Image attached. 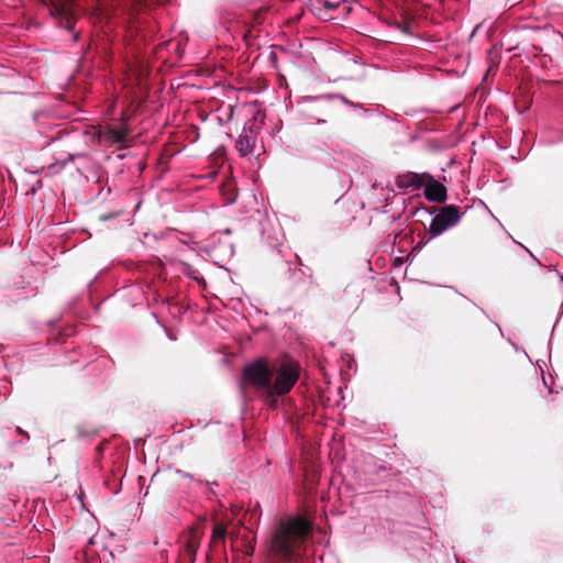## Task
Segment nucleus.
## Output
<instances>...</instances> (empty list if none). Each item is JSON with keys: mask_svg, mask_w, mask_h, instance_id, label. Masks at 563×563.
<instances>
[{"mask_svg": "<svg viewBox=\"0 0 563 563\" xmlns=\"http://www.w3.org/2000/svg\"><path fill=\"white\" fill-rule=\"evenodd\" d=\"M312 533V523L303 516H287L274 527L268 552L277 563H311L307 544Z\"/></svg>", "mask_w": 563, "mask_h": 563, "instance_id": "1", "label": "nucleus"}, {"mask_svg": "<svg viewBox=\"0 0 563 563\" xmlns=\"http://www.w3.org/2000/svg\"><path fill=\"white\" fill-rule=\"evenodd\" d=\"M275 374L274 383L271 382V390L267 391L266 401L273 407H278L277 396L288 394L299 378L298 371L289 364H283Z\"/></svg>", "mask_w": 563, "mask_h": 563, "instance_id": "2", "label": "nucleus"}, {"mask_svg": "<svg viewBox=\"0 0 563 563\" xmlns=\"http://www.w3.org/2000/svg\"><path fill=\"white\" fill-rule=\"evenodd\" d=\"M273 375L274 371L267 362L260 358L244 367L242 377L245 383L252 385L257 390L264 391L265 397H267Z\"/></svg>", "mask_w": 563, "mask_h": 563, "instance_id": "3", "label": "nucleus"}, {"mask_svg": "<svg viewBox=\"0 0 563 563\" xmlns=\"http://www.w3.org/2000/svg\"><path fill=\"white\" fill-rule=\"evenodd\" d=\"M462 212L455 205H448L439 210L429 224V233L431 238L441 235L448 229L454 227L461 219Z\"/></svg>", "mask_w": 563, "mask_h": 563, "instance_id": "4", "label": "nucleus"}, {"mask_svg": "<svg viewBox=\"0 0 563 563\" xmlns=\"http://www.w3.org/2000/svg\"><path fill=\"white\" fill-rule=\"evenodd\" d=\"M424 178H427V183L424 184L426 198L433 202H444L448 198L446 187L431 175H426Z\"/></svg>", "mask_w": 563, "mask_h": 563, "instance_id": "5", "label": "nucleus"}, {"mask_svg": "<svg viewBox=\"0 0 563 563\" xmlns=\"http://www.w3.org/2000/svg\"><path fill=\"white\" fill-rule=\"evenodd\" d=\"M343 0H316L312 4L314 13L319 19L328 21L333 19V12Z\"/></svg>", "mask_w": 563, "mask_h": 563, "instance_id": "6", "label": "nucleus"}, {"mask_svg": "<svg viewBox=\"0 0 563 563\" xmlns=\"http://www.w3.org/2000/svg\"><path fill=\"white\" fill-rule=\"evenodd\" d=\"M255 140L256 137L252 135V133H245V131H242L235 143L236 151L242 156L252 155L255 145Z\"/></svg>", "mask_w": 563, "mask_h": 563, "instance_id": "7", "label": "nucleus"}, {"mask_svg": "<svg viewBox=\"0 0 563 563\" xmlns=\"http://www.w3.org/2000/svg\"><path fill=\"white\" fill-rule=\"evenodd\" d=\"M426 174L407 173L396 178V184L400 189L418 188L422 185Z\"/></svg>", "mask_w": 563, "mask_h": 563, "instance_id": "8", "label": "nucleus"}, {"mask_svg": "<svg viewBox=\"0 0 563 563\" xmlns=\"http://www.w3.org/2000/svg\"><path fill=\"white\" fill-rule=\"evenodd\" d=\"M332 98H336V99H340L344 104H347L350 107H353V108H357V109H362L364 110L365 112H367L366 109L363 108V106L361 103H354L353 101H350L345 96L341 95V93H336V95H333V96H314V97H307L306 99L309 100V101H312V100H320V99H327V100H330Z\"/></svg>", "mask_w": 563, "mask_h": 563, "instance_id": "9", "label": "nucleus"}, {"mask_svg": "<svg viewBox=\"0 0 563 563\" xmlns=\"http://www.w3.org/2000/svg\"><path fill=\"white\" fill-rule=\"evenodd\" d=\"M104 139L111 143H123L125 141V133L117 128H110L104 131Z\"/></svg>", "mask_w": 563, "mask_h": 563, "instance_id": "10", "label": "nucleus"}, {"mask_svg": "<svg viewBox=\"0 0 563 563\" xmlns=\"http://www.w3.org/2000/svg\"><path fill=\"white\" fill-rule=\"evenodd\" d=\"M287 278L292 283H298L301 279L302 271L300 268L291 267L290 263L287 262Z\"/></svg>", "mask_w": 563, "mask_h": 563, "instance_id": "11", "label": "nucleus"}, {"mask_svg": "<svg viewBox=\"0 0 563 563\" xmlns=\"http://www.w3.org/2000/svg\"><path fill=\"white\" fill-rule=\"evenodd\" d=\"M197 549H198V545L196 544V542L192 540V539H189L187 540V542L185 543V547H184V551L185 553L190 558V559H195L196 556V553H197Z\"/></svg>", "mask_w": 563, "mask_h": 563, "instance_id": "12", "label": "nucleus"}, {"mask_svg": "<svg viewBox=\"0 0 563 563\" xmlns=\"http://www.w3.org/2000/svg\"><path fill=\"white\" fill-rule=\"evenodd\" d=\"M202 484H206V486H207L206 494L211 495V496H218L219 495V492H218L219 483L218 482H216V481H212V482L206 481Z\"/></svg>", "mask_w": 563, "mask_h": 563, "instance_id": "13", "label": "nucleus"}, {"mask_svg": "<svg viewBox=\"0 0 563 563\" xmlns=\"http://www.w3.org/2000/svg\"><path fill=\"white\" fill-rule=\"evenodd\" d=\"M178 476L183 477V478H188L190 481H194L196 482L197 484L201 485L203 483V481L201 479H196L195 476L186 471H183V470H176L175 472Z\"/></svg>", "mask_w": 563, "mask_h": 563, "instance_id": "14", "label": "nucleus"}, {"mask_svg": "<svg viewBox=\"0 0 563 563\" xmlns=\"http://www.w3.org/2000/svg\"><path fill=\"white\" fill-rule=\"evenodd\" d=\"M255 129H256L255 121L252 119V120H247L244 123L242 131H245V133H252V135L255 136V134H256Z\"/></svg>", "mask_w": 563, "mask_h": 563, "instance_id": "15", "label": "nucleus"}, {"mask_svg": "<svg viewBox=\"0 0 563 563\" xmlns=\"http://www.w3.org/2000/svg\"><path fill=\"white\" fill-rule=\"evenodd\" d=\"M212 537L214 539H223L225 537V529L219 526H216L212 530Z\"/></svg>", "mask_w": 563, "mask_h": 563, "instance_id": "16", "label": "nucleus"}, {"mask_svg": "<svg viewBox=\"0 0 563 563\" xmlns=\"http://www.w3.org/2000/svg\"><path fill=\"white\" fill-rule=\"evenodd\" d=\"M378 188H380L382 190H387V196H384L383 197V200L387 201L389 199V192L394 191L393 189L389 188V186H386L385 188L378 184L377 181H375L373 185H372V189L375 191L377 190Z\"/></svg>", "mask_w": 563, "mask_h": 563, "instance_id": "17", "label": "nucleus"}, {"mask_svg": "<svg viewBox=\"0 0 563 563\" xmlns=\"http://www.w3.org/2000/svg\"><path fill=\"white\" fill-rule=\"evenodd\" d=\"M84 154H69L66 159L60 162V167L64 168L69 162H73L76 157H81Z\"/></svg>", "mask_w": 563, "mask_h": 563, "instance_id": "18", "label": "nucleus"}, {"mask_svg": "<svg viewBox=\"0 0 563 563\" xmlns=\"http://www.w3.org/2000/svg\"><path fill=\"white\" fill-rule=\"evenodd\" d=\"M518 245H520L529 255L530 257L537 263L538 266H542V263L540 262V260L538 257L534 256V254L527 247L525 246L523 244L515 241Z\"/></svg>", "mask_w": 563, "mask_h": 563, "instance_id": "19", "label": "nucleus"}, {"mask_svg": "<svg viewBox=\"0 0 563 563\" xmlns=\"http://www.w3.org/2000/svg\"><path fill=\"white\" fill-rule=\"evenodd\" d=\"M62 131H56L55 134L48 136V141L46 142V145L51 144L52 142L60 139Z\"/></svg>", "mask_w": 563, "mask_h": 563, "instance_id": "20", "label": "nucleus"}, {"mask_svg": "<svg viewBox=\"0 0 563 563\" xmlns=\"http://www.w3.org/2000/svg\"><path fill=\"white\" fill-rule=\"evenodd\" d=\"M117 216V213H103L100 216V221L106 222L111 219H113Z\"/></svg>", "mask_w": 563, "mask_h": 563, "instance_id": "21", "label": "nucleus"}, {"mask_svg": "<svg viewBox=\"0 0 563 563\" xmlns=\"http://www.w3.org/2000/svg\"><path fill=\"white\" fill-rule=\"evenodd\" d=\"M66 23H67L66 29L71 31L73 30V20L70 16H67Z\"/></svg>", "mask_w": 563, "mask_h": 563, "instance_id": "22", "label": "nucleus"}, {"mask_svg": "<svg viewBox=\"0 0 563 563\" xmlns=\"http://www.w3.org/2000/svg\"><path fill=\"white\" fill-rule=\"evenodd\" d=\"M16 432H18L19 434H22V435H23V437H25L26 439H29V438H30V437H29V433H27V432H25L24 430H22L20 427H16Z\"/></svg>", "mask_w": 563, "mask_h": 563, "instance_id": "23", "label": "nucleus"}, {"mask_svg": "<svg viewBox=\"0 0 563 563\" xmlns=\"http://www.w3.org/2000/svg\"><path fill=\"white\" fill-rule=\"evenodd\" d=\"M97 451H98V453H99V454H101V453H102V451H103V444H102V443H100V444L97 446Z\"/></svg>", "mask_w": 563, "mask_h": 563, "instance_id": "24", "label": "nucleus"}, {"mask_svg": "<svg viewBox=\"0 0 563 563\" xmlns=\"http://www.w3.org/2000/svg\"><path fill=\"white\" fill-rule=\"evenodd\" d=\"M296 261H297V264L300 266L301 265V260L299 258L298 255H296Z\"/></svg>", "mask_w": 563, "mask_h": 563, "instance_id": "25", "label": "nucleus"}, {"mask_svg": "<svg viewBox=\"0 0 563 563\" xmlns=\"http://www.w3.org/2000/svg\"><path fill=\"white\" fill-rule=\"evenodd\" d=\"M398 27H399L402 32H405V33H409V32H408V30H407V27H400V26H398Z\"/></svg>", "mask_w": 563, "mask_h": 563, "instance_id": "26", "label": "nucleus"}, {"mask_svg": "<svg viewBox=\"0 0 563 563\" xmlns=\"http://www.w3.org/2000/svg\"><path fill=\"white\" fill-rule=\"evenodd\" d=\"M78 38H79V35L77 33L74 34V41H78Z\"/></svg>", "mask_w": 563, "mask_h": 563, "instance_id": "27", "label": "nucleus"}, {"mask_svg": "<svg viewBox=\"0 0 563 563\" xmlns=\"http://www.w3.org/2000/svg\"><path fill=\"white\" fill-rule=\"evenodd\" d=\"M269 58H271V59H275V58H276L275 54H274V53H271Z\"/></svg>", "mask_w": 563, "mask_h": 563, "instance_id": "28", "label": "nucleus"}, {"mask_svg": "<svg viewBox=\"0 0 563 563\" xmlns=\"http://www.w3.org/2000/svg\"><path fill=\"white\" fill-rule=\"evenodd\" d=\"M542 380H543L544 386L548 387V383L544 377L542 378Z\"/></svg>", "mask_w": 563, "mask_h": 563, "instance_id": "29", "label": "nucleus"}, {"mask_svg": "<svg viewBox=\"0 0 563 563\" xmlns=\"http://www.w3.org/2000/svg\"><path fill=\"white\" fill-rule=\"evenodd\" d=\"M325 120H318V123H324Z\"/></svg>", "mask_w": 563, "mask_h": 563, "instance_id": "30", "label": "nucleus"}, {"mask_svg": "<svg viewBox=\"0 0 563 563\" xmlns=\"http://www.w3.org/2000/svg\"><path fill=\"white\" fill-rule=\"evenodd\" d=\"M560 279H561V282H563V276L562 275H560Z\"/></svg>", "mask_w": 563, "mask_h": 563, "instance_id": "31", "label": "nucleus"}]
</instances>
